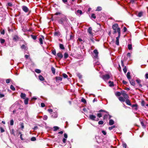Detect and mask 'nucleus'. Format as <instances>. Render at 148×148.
I'll return each mask as SVG.
<instances>
[{"label":"nucleus","instance_id":"16","mask_svg":"<svg viewBox=\"0 0 148 148\" xmlns=\"http://www.w3.org/2000/svg\"><path fill=\"white\" fill-rule=\"evenodd\" d=\"M136 82L138 83L139 86L140 87H141L142 86V85L141 84V81L139 79H137L136 80Z\"/></svg>","mask_w":148,"mask_h":148},{"label":"nucleus","instance_id":"5","mask_svg":"<svg viewBox=\"0 0 148 148\" xmlns=\"http://www.w3.org/2000/svg\"><path fill=\"white\" fill-rule=\"evenodd\" d=\"M22 8L23 10L26 13L28 12L29 11V9L26 6H22Z\"/></svg>","mask_w":148,"mask_h":148},{"label":"nucleus","instance_id":"42","mask_svg":"<svg viewBox=\"0 0 148 148\" xmlns=\"http://www.w3.org/2000/svg\"><path fill=\"white\" fill-rule=\"evenodd\" d=\"M115 125H113L111 127H109L108 129H109V130H112L114 128H115Z\"/></svg>","mask_w":148,"mask_h":148},{"label":"nucleus","instance_id":"30","mask_svg":"<svg viewBox=\"0 0 148 148\" xmlns=\"http://www.w3.org/2000/svg\"><path fill=\"white\" fill-rule=\"evenodd\" d=\"M31 36V38L34 40H35L37 38V36H36L32 35Z\"/></svg>","mask_w":148,"mask_h":148},{"label":"nucleus","instance_id":"32","mask_svg":"<svg viewBox=\"0 0 148 148\" xmlns=\"http://www.w3.org/2000/svg\"><path fill=\"white\" fill-rule=\"evenodd\" d=\"M102 10V8L100 6H98L97 8L96 11H100Z\"/></svg>","mask_w":148,"mask_h":148},{"label":"nucleus","instance_id":"62","mask_svg":"<svg viewBox=\"0 0 148 148\" xmlns=\"http://www.w3.org/2000/svg\"><path fill=\"white\" fill-rule=\"evenodd\" d=\"M48 111L49 112H52L53 111V110L52 109H49L48 110Z\"/></svg>","mask_w":148,"mask_h":148},{"label":"nucleus","instance_id":"31","mask_svg":"<svg viewBox=\"0 0 148 148\" xmlns=\"http://www.w3.org/2000/svg\"><path fill=\"white\" fill-rule=\"evenodd\" d=\"M10 89L13 91H15V88L12 85H11L10 86Z\"/></svg>","mask_w":148,"mask_h":148},{"label":"nucleus","instance_id":"12","mask_svg":"<svg viewBox=\"0 0 148 148\" xmlns=\"http://www.w3.org/2000/svg\"><path fill=\"white\" fill-rule=\"evenodd\" d=\"M26 96V94L25 93H21L20 95L21 98L23 99H25Z\"/></svg>","mask_w":148,"mask_h":148},{"label":"nucleus","instance_id":"38","mask_svg":"<svg viewBox=\"0 0 148 148\" xmlns=\"http://www.w3.org/2000/svg\"><path fill=\"white\" fill-rule=\"evenodd\" d=\"M20 125H21V127L22 129H23L24 128V124H23V123H20Z\"/></svg>","mask_w":148,"mask_h":148},{"label":"nucleus","instance_id":"41","mask_svg":"<svg viewBox=\"0 0 148 148\" xmlns=\"http://www.w3.org/2000/svg\"><path fill=\"white\" fill-rule=\"evenodd\" d=\"M48 117L47 115H45L43 117V119L44 120H46L47 119Z\"/></svg>","mask_w":148,"mask_h":148},{"label":"nucleus","instance_id":"59","mask_svg":"<svg viewBox=\"0 0 148 148\" xmlns=\"http://www.w3.org/2000/svg\"><path fill=\"white\" fill-rule=\"evenodd\" d=\"M61 14V13L60 12H57V13H56L55 14H54L56 15H60Z\"/></svg>","mask_w":148,"mask_h":148},{"label":"nucleus","instance_id":"57","mask_svg":"<svg viewBox=\"0 0 148 148\" xmlns=\"http://www.w3.org/2000/svg\"><path fill=\"white\" fill-rule=\"evenodd\" d=\"M77 76L79 78H81L82 77V76L80 74H77Z\"/></svg>","mask_w":148,"mask_h":148},{"label":"nucleus","instance_id":"47","mask_svg":"<svg viewBox=\"0 0 148 148\" xmlns=\"http://www.w3.org/2000/svg\"><path fill=\"white\" fill-rule=\"evenodd\" d=\"M52 53L54 55L56 56V52L55 49H54L52 51Z\"/></svg>","mask_w":148,"mask_h":148},{"label":"nucleus","instance_id":"14","mask_svg":"<svg viewBox=\"0 0 148 148\" xmlns=\"http://www.w3.org/2000/svg\"><path fill=\"white\" fill-rule=\"evenodd\" d=\"M60 35V33L59 32H56L54 34V36H59Z\"/></svg>","mask_w":148,"mask_h":148},{"label":"nucleus","instance_id":"2","mask_svg":"<svg viewBox=\"0 0 148 148\" xmlns=\"http://www.w3.org/2000/svg\"><path fill=\"white\" fill-rule=\"evenodd\" d=\"M111 76L110 74H108L102 76L101 77L104 80L106 81Z\"/></svg>","mask_w":148,"mask_h":148},{"label":"nucleus","instance_id":"18","mask_svg":"<svg viewBox=\"0 0 148 148\" xmlns=\"http://www.w3.org/2000/svg\"><path fill=\"white\" fill-rule=\"evenodd\" d=\"M92 28L91 27H89L88 30V32L90 34L92 35Z\"/></svg>","mask_w":148,"mask_h":148},{"label":"nucleus","instance_id":"28","mask_svg":"<svg viewBox=\"0 0 148 148\" xmlns=\"http://www.w3.org/2000/svg\"><path fill=\"white\" fill-rule=\"evenodd\" d=\"M53 128H54L53 130L54 131H56L59 129V127L56 126H54Z\"/></svg>","mask_w":148,"mask_h":148},{"label":"nucleus","instance_id":"54","mask_svg":"<svg viewBox=\"0 0 148 148\" xmlns=\"http://www.w3.org/2000/svg\"><path fill=\"white\" fill-rule=\"evenodd\" d=\"M52 116L53 117H54V118H56L57 117V115L56 114H54V116H53V115H52Z\"/></svg>","mask_w":148,"mask_h":148},{"label":"nucleus","instance_id":"58","mask_svg":"<svg viewBox=\"0 0 148 148\" xmlns=\"http://www.w3.org/2000/svg\"><path fill=\"white\" fill-rule=\"evenodd\" d=\"M5 30H3L1 32V34L3 35H4L5 34Z\"/></svg>","mask_w":148,"mask_h":148},{"label":"nucleus","instance_id":"35","mask_svg":"<svg viewBox=\"0 0 148 148\" xmlns=\"http://www.w3.org/2000/svg\"><path fill=\"white\" fill-rule=\"evenodd\" d=\"M0 41L1 44H3L5 42V40L4 39L1 38Z\"/></svg>","mask_w":148,"mask_h":148},{"label":"nucleus","instance_id":"44","mask_svg":"<svg viewBox=\"0 0 148 148\" xmlns=\"http://www.w3.org/2000/svg\"><path fill=\"white\" fill-rule=\"evenodd\" d=\"M123 70L124 72L125 73H126V72L127 71V68H126V66H125L124 67V68L123 69Z\"/></svg>","mask_w":148,"mask_h":148},{"label":"nucleus","instance_id":"22","mask_svg":"<svg viewBox=\"0 0 148 148\" xmlns=\"http://www.w3.org/2000/svg\"><path fill=\"white\" fill-rule=\"evenodd\" d=\"M131 84L133 85V86H134L135 85V82L133 80H129Z\"/></svg>","mask_w":148,"mask_h":148},{"label":"nucleus","instance_id":"64","mask_svg":"<svg viewBox=\"0 0 148 148\" xmlns=\"http://www.w3.org/2000/svg\"><path fill=\"white\" fill-rule=\"evenodd\" d=\"M145 77L146 79H148V73L146 74Z\"/></svg>","mask_w":148,"mask_h":148},{"label":"nucleus","instance_id":"33","mask_svg":"<svg viewBox=\"0 0 148 148\" xmlns=\"http://www.w3.org/2000/svg\"><path fill=\"white\" fill-rule=\"evenodd\" d=\"M35 71L36 72L38 73H41V71L39 69H36Z\"/></svg>","mask_w":148,"mask_h":148},{"label":"nucleus","instance_id":"9","mask_svg":"<svg viewBox=\"0 0 148 148\" xmlns=\"http://www.w3.org/2000/svg\"><path fill=\"white\" fill-rule=\"evenodd\" d=\"M19 38L17 35H15L14 36L13 40L15 41H16L18 40Z\"/></svg>","mask_w":148,"mask_h":148},{"label":"nucleus","instance_id":"61","mask_svg":"<svg viewBox=\"0 0 148 148\" xmlns=\"http://www.w3.org/2000/svg\"><path fill=\"white\" fill-rule=\"evenodd\" d=\"M127 30V28L125 27H124L123 29V32H125Z\"/></svg>","mask_w":148,"mask_h":148},{"label":"nucleus","instance_id":"8","mask_svg":"<svg viewBox=\"0 0 148 148\" xmlns=\"http://www.w3.org/2000/svg\"><path fill=\"white\" fill-rule=\"evenodd\" d=\"M89 116L90 119L92 120H94L96 118V116L93 114L90 115Z\"/></svg>","mask_w":148,"mask_h":148},{"label":"nucleus","instance_id":"55","mask_svg":"<svg viewBox=\"0 0 148 148\" xmlns=\"http://www.w3.org/2000/svg\"><path fill=\"white\" fill-rule=\"evenodd\" d=\"M123 147L125 148H126L127 147V145L125 143H124L123 144Z\"/></svg>","mask_w":148,"mask_h":148},{"label":"nucleus","instance_id":"29","mask_svg":"<svg viewBox=\"0 0 148 148\" xmlns=\"http://www.w3.org/2000/svg\"><path fill=\"white\" fill-rule=\"evenodd\" d=\"M14 130L13 129H12V130L11 131L10 133L11 134H12L14 136H15V134L14 133Z\"/></svg>","mask_w":148,"mask_h":148},{"label":"nucleus","instance_id":"1","mask_svg":"<svg viewBox=\"0 0 148 148\" xmlns=\"http://www.w3.org/2000/svg\"><path fill=\"white\" fill-rule=\"evenodd\" d=\"M112 28L114 30V34H115L118 32V34L121 33L120 29L119 27L118 24L117 23L113 25Z\"/></svg>","mask_w":148,"mask_h":148},{"label":"nucleus","instance_id":"52","mask_svg":"<svg viewBox=\"0 0 148 148\" xmlns=\"http://www.w3.org/2000/svg\"><path fill=\"white\" fill-rule=\"evenodd\" d=\"M41 106L42 107H44L45 106V105L44 103H41Z\"/></svg>","mask_w":148,"mask_h":148},{"label":"nucleus","instance_id":"53","mask_svg":"<svg viewBox=\"0 0 148 148\" xmlns=\"http://www.w3.org/2000/svg\"><path fill=\"white\" fill-rule=\"evenodd\" d=\"M121 94V93L118 92L116 94V95L117 96H120Z\"/></svg>","mask_w":148,"mask_h":148},{"label":"nucleus","instance_id":"51","mask_svg":"<svg viewBox=\"0 0 148 148\" xmlns=\"http://www.w3.org/2000/svg\"><path fill=\"white\" fill-rule=\"evenodd\" d=\"M91 17L94 18V19H95L96 18V17L94 14H92Z\"/></svg>","mask_w":148,"mask_h":148},{"label":"nucleus","instance_id":"23","mask_svg":"<svg viewBox=\"0 0 148 148\" xmlns=\"http://www.w3.org/2000/svg\"><path fill=\"white\" fill-rule=\"evenodd\" d=\"M51 69L53 73L55 74V69L53 67H51Z\"/></svg>","mask_w":148,"mask_h":148},{"label":"nucleus","instance_id":"7","mask_svg":"<svg viewBox=\"0 0 148 148\" xmlns=\"http://www.w3.org/2000/svg\"><path fill=\"white\" fill-rule=\"evenodd\" d=\"M94 55V56L95 58H97L98 57V52L97 49H95L93 51Z\"/></svg>","mask_w":148,"mask_h":148},{"label":"nucleus","instance_id":"19","mask_svg":"<svg viewBox=\"0 0 148 148\" xmlns=\"http://www.w3.org/2000/svg\"><path fill=\"white\" fill-rule=\"evenodd\" d=\"M39 79L41 81H43L44 80V78L41 75H40L38 76Z\"/></svg>","mask_w":148,"mask_h":148},{"label":"nucleus","instance_id":"17","mask_svg":"<svg viewBox=\"0 0 148 148\" xmlns=\"http://www.w3.org/2000/svg\"><path fill=\"white\" fill-rule=\"evenodd\" d=\"M76 13L78 15H81L82 14V11L81 10H78L77 11Z\"/></svg>","mask_w":148,"mask_h":148},{"label":"nucleus","instance_id":"60","mask_svg":"<svg viewBox=\"0 0 148 148\" xmlns=\"http://www.w3.org/2000/svg\"><path fill=\"white\" fill-rule=\"evenodd\" d=\"M141 124L144 127H145V125H144V123L143 121L141 122Z\"/></svg>","mask_w":148,"mask_h":148},{"label":"nucleus","instance_id":"36","mask_svg":"<svg viewBox=\"0 0 148 148\" xmlns=\"http://www.w3.org/2000/svg\"><path fill=\"white\" fill-rule=\"evenodd\" d=\"M32 141H35L36 140V138L35 137H33L31 138Z\"/></svg>","mask_w":148,"mask_h":148},{"label":"nucleus","instance_id":"43","mask_svg":"<svg viewBox=\"0 0 148 148\" xmlns=\"http://www.w3.org/2000/svg\"><path fill=\"white\" fill-rule=\"evenodd\" d=\"M103 121H100L98 122V124L99 125H102L103 123Z\"/></svg>","mask_w":148,"mask_h":148},{"label":"nucleus","instance_id":"3","mask_svg":"<svg viewBox=\"0 0 148 148\" xmlns=\"http://www.w3.org/2000/svg\"><path fill=\"white\" fill-rule=\"evenodd\" d=\"M58 23L62 25H64V22H65V17L63 16L62 18H60L58 20Z\"/></svg>","mask_w":148,"mask_h":148},{"label":"nucleus","instance_id":"45","mask_svg":"<svg viewBox=\"0 0 148 148\" xmlns=\"http://www.w3.org/2000/svg\"><path fill=\"white\" fill-rule=\"evenodd\" d=\"M0 130L1 132V133H3L5 132L4 130L1 127H0Z\"/></svg>","mask_w":148,"mask_h":148},{"label":"nucleus","instance_id":"40","mask_svg":"<svg viewBox=\"0 0 148 148\" xmlns=\"http://www.w3.org/2000/svg\"><path fill=\"white\" fill-rule=\"evenodd\" d=\"M143 15V13L142 12H140L138 13V16L139 17H141Z\"/></svg>","mask_w":148,"mask_h":148},{"label":"nucleus","instance_id":"6","mask_svg":"<svg viewBox=\"0 0 148 148\" xmlns=\"http://www.w3.org/2000/svg\"><path fill=\"white\" fill-rule=\"evenodd\" d=\"M118 34V36L116 38V45H119V39L121 33H119Z\"/></svg>","mask_w":148,"mask_h":148},{"label":"nucleus","instance_id":"10","mask_svg":"<svg viewBox=\"0 0 148 148\" xmlns=\"http://www.w3.org/2000/svg\"><path fill=\"white\" fill-rule=\"evenodd\" d=\"M42 38H40L39 39L40 43V44L42 45L43 44V40L42 39H44V37L43 35H41Z\"/></svg>","mask_w":148,"mask_h":148},{"label":"nucleus","instance_id":"20","mask_svg":"<svg viewBox=\"0 0 148 148\" xmlns=\"http://www.w3.org/2000/svg\"><path fill=\"white\" fill-rule=\"evenodd\" d=\"M114 121L113 120H112V119H110L109 120V124L110 125H113L114 124Z\"/></svg>","mask_w":148,"mask_h":148},{"label":"nucleus","instance_id":"4","mask_svg":"<svg viewBox=\"0 0 148 148\" xmlns=\"http://www.w3.org/2000/svg\"><path fill=\"white\" fill-rule=\"evenodd\" d=\"M121 94L124 97L125 99H127L129 98L128 95L126 94L125 92L124 91H122L121 92Z\"/></svg>","mask_w":148,"mask_h":148},{"label":"nucleus","instance_id":"56","mask_svg":"<svg viewBox=\"0 0 148 148\" xmlns=\"http://www.w3.org/2000/svg\"><path fill=\"white\" fill-rule=\"evenodd\" d=\"M102 133L105 135H106V132L104 130L102 131Z\"/></svg>","mask_w":148,"mask_h":148},{"label":"nucleus","instance_id":"46","mask_svg":"<svg viewBox=\"0 0 148 148\" xmlns=\"http://www.w3.org/2000/svg\"><path fill=\"white\" fill-rule=\"evenodd\" d=\"M11 80L10 79H7L6 81V83L7 84H8L10 82V81Z\"/></svg>","mask_w":148,"mask_h":148},{"label":"nucleus","instance_id":"48","mask_svg":"<svg viewBox=\"0 0 148 148\" xmlns=\"http://www.w3.org/2000/svg\"><path fill=\"white\" fill-rule=\"evenodd\" d=\"M81 101L82 102L84 103H85L86 102V100L83 98H82V99Z\"/></svg>","mask_w":148,"mask_h":148},{"label":"nucleus","instance_id":"15","mask_svg":"<svg viewBox=\"0 0 148 148\" xmlns=\"http://www.w3.org/2000/svg\"><path fill=\"white\" fill-rule=\"evenodd\" d=\"M125 99L124 98V97H119V99L120 101L122 102H124L125 101Z\"/></svg>","mask_w":148,"mask_h":148},{"label":"nucleus","instance_id":"27","mask_svg":"<svg viewBox=\"0 0 148 148\" xmlns=\"http://www.w3.org/2000/svg\"><path fill=\"white\" fill-rule=\"evenodd\" d=\"M108 83L110 84L109 86H114V83L113 82H111V81H109L108 82Z\"/></svg>","mask_w":148,"mask_h":148},{"label":"nucleus","instance_id":"11","mask_svg":"<svg viewBox=\"0 0 148 148\" xmlns=\"http://www.w3.org/2000/svg\"><path fill=\"white\" fill-rule=\"evenodd\" d=\"M57 56L60 59L62 58L63 57V56L62 53L60 52L58 53L57 54Z\"/></svg>","mask_w":148,"mask_h":148},{"label":"nucleus","instance_id":"49","mask_svg":"<svg viewBox=\"0 0 148 148\" xmlns=\"http://www.w3.org/2000/svg\"><path fill=\"white\" fill-rule=\"evenodd\" d=\"M7 5L10 7H11L12 6V4L11 3H7Z\"/></svg>","mask_w":148,"mask_h":148},{"label":"nucleus","instance_id":"13","mask_svg":"<svg viewBox=\"0 0 148 148\" xmlns=\"http://www.w3.org/2000/svg\"><path fill=\"white\" fill-rule=\"evenodd\" d=\"M128 99V98L125 99H126L125 100V102L127 105L130 106L131 105V104L130 102V101Z\"/></svg>","mask_w":148,"mask_h":148},{"label":"nucleus","instance_id":"26","mask_svg":"<svg viewBox=\"0 0 148 148\" xmlns=\"http://www.w3.org/2000/svg\"><path fill=\"white\" fill-rule=\"evenodd\" d=\"M62 79V78L60 77H56V81H61Z\"/></svg>","mask_w":148,"mask_h":148},{"label":"nucleus","instance_id":"25","mask_svg":"<svg viewBox=\"0 0 148 148\" xmlns=\"http://www.w3.org/2000/svg\"><path fill=\"white\" fill-rule=\"evenodd\" d=\"M59 47L62 49H64V46L62 44H59Z\"/></svg>","mask_w":148,"mask_h":148},{"label":"nucleus","instance_id":"39","mask_svg":"<svg viewBox=\"0 0 148 148\" xmlns=\"http://www.w3.org/2000/svg\"><path fill=\"white\" fill-rule=\"evenodd\" d=\"M14 125V121L13 119L11 120L10 121V125L11 126Z\"/></svg>","mask_w":148,"mask_h":148},{"label":"nucleus","instance_id":"21","mask_svg":"<svg viewBox=\"0 0 148 148\" xmlns=\"http://www.w3.org/2000/svg\"><path fill=\"white\" fill-rule=\"evenodd\" d=\"M24 101V103L25 105H27L28 104L29 99L28 98H25Z\"/></svg>","mask_w":148,"mask_h":148},{"label":"nucleus","instance_id":"34","mask_svg":"<svg viewBox=\"0 0 148 148\" xmlns=\"http://www.w3.org/2000/svg\"><path fill=\"white\" fill-rule=\"evenodd\" d=\"M128 47L129 50H131L132 49V46L131 44H128Z\"/></svg>","mask_w":148,"mask_h":148},{"label":"nucleus","instance_id":"63","mask_svg":"<svg viewBox=\"0 0 148 148\" xmlns=\"http://www.w3.org/2000/svg\"><path fill=\"white\" fill-rule=\"evenodd\" d=\"M38 128V127L37 126H35L33 128V129L34 130H36Z\"/></svg>","mask_w":148,"mask_h":148},{"label":"nucleus","instance_id":"37","mask_svg":"<svg viewBox=\"0 0 148 148\" xmlns=\"http://www.w3.org/2000/svg\"><path fill=\"white\" fill-rule=\"evenodd\" d=\"M26 48V47L25 45H23L21 47V48L23 49H25Z\"/></svg>","mask_w":148,"mask_h":148},{"label":"nucleus","instance_id":"50","mask_svg":"<svg viewBox=\"0 0 148 148\" xmlns=\"http://www.w3.org/2000/svg\"><path fill=\"white\" fill-rule=\"evenodd\" d=\"M97 116L99 118H100L102 116V114L101 113H99L97 114Z\"/></svg>","mask_w":148,"mask_h":148},{"label":"nucleus","instance_id":"24","mask_svg":"<svg viewBox=\"0 0 148 148\" xmlns=\"http://www.w3.org/2000/svg\"><path fill=\"white\" fill-rule=\"evenodd\" d=\"M127 77L128 79L130 80L131 79V76L130 75V73L127 72Z\"/></svg>","mask_w":148,"mask_h":148}]
</instances>
